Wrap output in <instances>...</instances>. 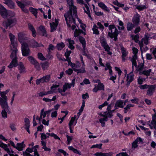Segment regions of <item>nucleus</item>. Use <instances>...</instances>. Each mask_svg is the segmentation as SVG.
<instances>
[{
    "label": "nucleus",
    "mask_w": 156,
    "mask_h": 156,
    "mask_svg": "<svg viewBox=\"0 0 156 156\" xmlns=\"http://www.w3.org/2000/svg\"><path fill=\"white\" fill-rule=\"evenodd\" d=\"M38 58L41 60H45L46 58L43 56L42 54L41 53H38L37 54Z\"/></svg>",
    "instance_id": "obj_47"
},
{
    "label": "nucleus",
    "mask_w": 156,
    "mask_h": 156,
    "mask_svg": "<svg viewBox=\"0 0 156 156\" xmlns=\"http://www.w3.org/2000/svg\"><path fill=\"white\" fill-rule=\"evenodd\" d=\"M28 28L32 32V35L33 36L35 37L36 36V31L33 25L30 23L28 24Z\"/></svg>",
    "instance_id": "obj_23"
},
{
    "label": "nucleus",
    "mask_w": 156,
    "mask_h": 156,
    "mask_svg": "<svg viewBox=\"0 0 156 156\" xmlns=\"http://www.w3.org/2000/svg\"><path fill=\"white\" fill-rule=\"evenodd\" d=\"M16 2L18 5L21 8L23 12L27 13L28 12V10L25 8V6L29 5V4H27L26 3H23L22 2L19 1H17Z\"/></svg>",
    "instance_id": "obj_11"
},
{
    "label": "nucleus",
    "mask_w": 156,
    "mask_h": 156,
    "mask_svg": "<svg viewBox=\"0 0 156 156\" xmlns=\"http://www.w3.org/2000/svg\"><path fill=\"white\" fill-rule=\"evenodd\" d=\"M155 85H149L147 90V94L150 96L152 95L155 91Z\"/></svg>",
    "instance_id": "obj_13"
},
{
    "label": "nucleus",
    "mask_w": 156,
    "mask_h": 156,
    "mask_svg": "<svg viewBox=\"0 0 156 156\" xmlns=\"http://www.w3.org/2000/svg\"><path fill=\"white\" fill-rule=\"evenodd\" d=\"M2 92H0V95L1 97H2V103L3 105H8V103L7 102L8 98L7 96L5 95V94H4L3 93H2Z\"/></svg>",
    "instance_id": "obj_22"
},
{
    "label": "nucleus",
    "mask_w": 156,
    "mask_h": 156,
    "mask_svg": "<svg viewBox=\"0 0 156 156\" xmlns=\"http://www.w3.org/2000/svg\"><path fill=\"white\" fill-rule=\"evenodd\" d=\"M134 106V105H132L131 104L128 105L126 107L124 108V113H126L127 112V111L131 107H133Z\"/></svg>",
    "instance_id": "obj_46"
},
{
    "label": "nucleus",
    "mask_w": 156,
    "mask_h": 156,
    "mask_svg": "<svg viewBox=\"0 0 156 156\" xmlns=\"http://www.w3.org/2000/svg\"><path fill=\"white\" fill-rule=\"evenodd\" d=\"M151 70V69H149L147 70L144 71L142 72H140V74L141 75L142 74L145 75L147 76H148L150 75Z\"/></svg>",
    "instance_id": "obj_37"
},
{
    "label": "nucleus",
    "mask_w": 156,
    "mask_h": 156,
    "mask_svg": "<svg viewBox=\"0 0 156 156\" xmlns=\"http://www.w3.org/2000/svg\"><path fill=\"white\" fill-rule=\"evenodd\" d=\"M92 30L93 31L94 34H99V32L98 30V27L96 25L94 26Z\"/></svg>",
    "instance_id": "obj_43"
},
{
    "label": "nucleus",
    "mask_w": 156,
    "mask_h": 156,
    "mask_svg": "<svg viewBox=\"0 0 156 156\" xmlns=\"http://www.w3.org/2000/svg\"><path fill=\"white\" fill-rule=\"evenodd\" d=\"M21 48L23 55L25 56H27L30 55V51L29 49L28 45L27 43H22Z\"/></svg>",
    "instance_id": "obj_4"
},
{
    "label": "nucleus",
    "mask_w": 156,
    "mask_h": 156,
    "mask_svg": "<svg viewBox=\"0 0 156 156\" xmlns=\"http://www.w3.org/2000/svg\"><path fill=\"white\" fill-rule=\"evenodd\" d=\"M134 74L133 73H130L127 75V82L126 83V86H128L130 83L134 79L133 78Z\"/></svg>",
    "instance_id": "obj_17"
},
{
    "label": "nucleus",
    "mask_w": 156,
    "mask_h": 156,
    "mask_svg": "<svg viewBox=\"0 0 156 156\" xmlns=\"http://www.w3.org/2000/svg\"><path fill=\"white\" fill-rule=\"evenodd\" d=\"M102 144H99L94 145L92 146L91 148H93L94 147H96L98 148L101 149V146H102Z\"/></svg>",
    "instance_id": "obj_55"
},
{
    "label": "nucleus",
    "mask_w": 156,
    "mask_h": 156,
    "mask_svg": "<svg viewBox=\"0 0 156 156\" xmlns=\"http://www.w3.org/2000/svg\"><path fill=\"white\" fill-rule=\"evenodd\" d=\"M51 32H53L56 29V28L58 25V23L55 24V23L53 22L52 23H50Z\"/></svg>",
    "instance_id": "obj_33"
},
{
    "label": "nucleus",
    "mask_w": 156,
    "mask_h": 156,
    "mask_svg": "<svg viewBox=\"0 0 156 156\" xmlns=\"http://www.w3.org/2000/svg\"><path fill=\"white\" fill-rule=\"evenodd\" d=\"M24 121L26 127H30V122L29 119L28 118H25Z\"/></svg>",
    "instance_id": "obj_48"
},
{
    "label": "nucleus",
    "mask_w": 156,
    "mask_h": 156,
    "mask_svg": "<svg viewBox=\"0 0 156 156\" xmlns=\"http://www.w3.org/2000/svg\"><path fill=\"white\" fill-rule=\"evenodd\" d=\"M120 46L122 54V60L124 61L126 59L125 57L127 55L128 52L122 45H120Z\"/></svg>",
    "instance_id": "obj_15"
},
{
    "label": "nucleus",
    "mask_w": 156,
    "mask_h": 156,
    "mask_svg": "<svg viewBox=\"0 0 156 156\" xmlns=\"http://www.w3.org/2000/svg\"><path fill=\"white\" fill-rule=\"evenodd\" d=\"M28 58L30 63L34 66L35 68L37 70H40L41 68L39 63L36 59L32 56H29Z\"/></svg>",
    "instance_id": "obj_7"
},
{
    "label": "nucleus",
    "mask_w": 156,
    "mask_h": 156,
    "mask_svg": "<svg viewBox=\"0 0 156 156\" xmlns=\"http://www.w3.org/2000/svg\"><path fill=\"white\" fill-rule=\"evenodd\" d=\"M133 22L135 26L138 25L140 22V16L137 14L133 19Z\"/></svg>",
    "instance_id": "obj_21"
},
{
    "label": "nucleus",
    "mask_w": 156,
    "mask_h": 156,
    "mask_svg": "<svg viewBox=\"0 0 156 156\" xmlns=\"http://www.w3.org/2000/svg\"><path fill=\"white\" fill-rule=\"evenodd\" d=\"M73 70L75 72H76L78 73H83L85 72V70L84 68L80 69H76L75 68H73Z\"/></svg>",
    "instance_id": "obj_44"
},
{
    "label": "nucleus",
    "mask_w": 156,
    "mask_h": 156,
    "mask_svg": "<svg viewBox=\"0 0 156 156\" xmlns=\"http://www.w3.org/2000/svg\"><path fill=\"white\" fill-rule=\"evenodd\" d=\"M25 147V144H24V142L23 141L21 143H17L16 144V148L19 151H21Z\"/></svg>",
    "instance_id": "obj_20"
},
{
    "label": "nucleus",
    "mask_w": 156,
    "mask_h": 156,
    "mask_svg": "<svg viewBox=\"0 0 156 156\" xmlns=\"http://www.w3.org/2000/svg\"><path fill=\"white\" fill-rule=\"evenodd\" d=\"M75 118L76 117L75 116L71 118V119L70 120L69 123V126H72V125L73 124V123L75 120Z\"/></svg>",
    "instance_id": "obj_54"
},
{
    "label": "nucleus",
    "mask_w": 156,
    "mask_h": 156,
    "mask_svg": "<svg viewBox=\"0 0 156 156\" xmlns=\"http://www.w3.org/2000/svg\"><path fill=\"white\" fill-rule=\"evenodd\" d=\"M109 30L108 33V36L111 38H114L115 41L117 40V36L119 34V31L114 25H110L108 26Z\"/></svg>",
    "instance_id": "obj_2"
},
{
    "label": "nucleus",
    "mask_w": 156,
    "mask_h": 156,
    "mask_svg": "<svg viewBox=\"0 0 156 156\" xmlns=\"http://www.w3.org/2000/svg\"><path fill=\"white\" fill-rule=\"evenodd\" d=\"M144 67V64L140 63L138 66L137 68L139 71H141L143 69Z\"/></svg>",
    "instance_id": "obj_53"
},
{
    "label": "nucleus",
    "mask_w": 156,
    "mask_h": 156,
    "mask_svg": "<svg viewBox=\"0 0 156 156\" xmlns=\"http://www.w3.org/2000/svg\"><path fill=\"white\" fill-rule=\"evenodd\" d=\"M100 41L102 46L107 44L106 40L103 37L101 38Z\"/></svg>",
    "instance_id": "obj_50"
},
{
    "label": "nucleus",
    "mask_w": 156,
    "mask_h": 156,
    "mask_svg": "<svg viewBox=\"0 0 156 156\" xmlns=\"http://www.w3.org/2000/svg\"><path fill=\"white\" fill-rule=\"evenodd\" d=\"M30 43V45L32 47L34 48L39 46L38 43L34 40H31Z\"/></svg>",
    "instance_id": "obj_40"
},
{
    "label": "nucleus",
    "mask_w": 156,
    "mask_h": 156,
    "mask_svg": "<svg viewBox=\"0 0 156 156\" xmlns=\"http://www.w3.org/2000/svg\"><path fill=\"white\" fill-rule=\"evenodd\" d=\"M136 8L139 10H142L144 9H145L146 8V7L144 5H140L137 6L136 7Z\"/></svg>",
    "instance_id": "obj_49"
},
{
    "label": "nucleus",
    "mask_w": 156,
    "mask_h": 156,
    "mask_svg": "<svg viewBox=\"0 0 156 156\" xmlns=\"http://www.w3.org/2000/svg\"><path fill=\"white\" fill-rule=\"evenodd\" d=\"M77 3L79 4H81L82 5L84 4V5L86 9V10L83 7V9L84 10L85 12L87 14L88 16L91 19H92V18L90 15V12L88 6L86 4L83 3V1H78Z\"/></svg>",
    "instance_id": "obj_16"
},
{
    "label": "nucleus",
    "mask_w": 156,
    "mask_h": 156,
    "mask_svg": "<svg viewBox=\"0 0 156 156\" xmlns=\"http://www.w3.org/2000/svg\"><path fill=\"white\" fill-rule=\"evenodd\" d=\"M17 58H12V60L10 65L8 66L9 68H12L14 67L17 66L18 65L17 61Z\"/></svg>",
    "instance_id": "obj_18"
},
{
    "label": "nucleus",
    "mask_w": 156,
    "mask_h": 156,
    "mask_svg": "<svg viewBox=\"0 0 156 156\" xmlns=\"http://www.w3.org/2000/svg\"><path fill=\"white\" fill-rule=\"evenodd\" d=\"M0 147L3 148L5 150L7 151L8 154L10 153V151L9 148L7 147V146L6 144L2 143L0 144Z\"/></svg>",
    "instance_id": "obj_31"
},
{
    "label": "nucleus",
    "mask_w": 156,
    "mask_h": 156,
    "mask_svg": "<svg viewBox=\"0 0 156 156\" xmlns=\"http://www.w3.org/2000/svg\"><path fill=\"white\" fill-rule=\"evenodd\" d=\"M9 36L10 40L11 41V45L12 44H14L15 36L14 35H13L12 33H10L9 34Z\"/></svg>",
    "instance_id": "obj_45"
},
{
    "label": "nucleus",
    "mask_w": 156,
    "mask_h": 156,
    "mask_svg": "<svg viewBox=\"0 0 156 156\" xmlns=\"http://www.w3.org/2000/svg\"><path fill=\"white\" fill-rule=\"evenodd\" d=\"M59 86V85L56 84H53L52 86L51 87V90H53L54 92V91L56 90V88L58 87Z\"/></svg>",
    "instance_id": "obj_57"
},
{
    "label": "nucleus",
    "mask_w": 156,
    "mask_h": 156,
    "mask_svg": "<svg viewBox=\"0 0 156 156\" xmlns=\"http://www.w3.org/2000/svg\"><path fill=\"white\" fill-rule=\"evenodd\" d=\"M150 35L148 33L145 34L144 37L140 41H139V44L140 47V50L141 51V52H142V48L143 47L144 44L143 42H144V43L147 45L148 42V40L150 38Z\"/></svg>",
    "instance_id": "obj_8"
},
{
    "label": "nucleus",
    "mask_w": 156,
    "mask_h": 156,
    "mask_svg": "<svg viewBox=\"0 0 156 156\" xmlns=\"http://www.w3.org/2000/svg\"><path fill=\"white\" fill-rule=\"evenodd\" d=\"M41 144L42 146V148L44 149L45 151H51L50 148L47 147L46 146V143L43 140L41 141Z\"/></svg>",
    "instance_id": "obj_32"
},
{
    "label": "nucleus",
    "mask_w": 156,
    "mask_h": 156,
    "mask_svg": "<svg viewBox=\"0 0 156 156\" xmlns=\"http://www.w3.org/2000/svg\"><path fill=\"white\" fill-rule=\"evenodd\" d=\"M69 149L72 151L74 153L77 154L79 155H81V153L77 149L74 148L72 146H69L68 147Z\"/></svg>",
    "instance_id": "obj_39"
},
{
    "label": "nucleus",
    "mask_w": 156,
    "mask_h": 156,
    "mask_svg": "<svg viewBox=\"0 0 156 156\" xmlns=\"http://www.w3.org/2000/svg\"><path fill=\"white\" fill-rule=\"evenodd\" d=\"M15 126V125L13 123H12L10 124V127L12 131H14L16 130V129Z\"/></svg>",
    "instance_id": "obj_64"
},
{
    "label": "nucleus",
    "mask_w": 156,
    "mask_h": 156,
    "mask_svg": "<svg viewBox=\"0 0 156 156\" xmlns=\"http://www.w3.org/2000/svg\"><path fill=\"white\" fill-rule=\"evenodd\" d=\"M18 38L19 41L22 43L27 40L26 34L23 32H20L18 34Z\"/></svg>",
    "instance_id": "obj_10"
},
{
    "label": "nucleus",
    "mask_w": 156,
    "mask_h": 156,
    "mask_svg": "<svg viewBox=\"0 0 156 156\" xmlns=\"http://www.w3.org/2000/svg\"><path fill=\"white\" fill-rule=\"evenodd\" d=\"M149 86V85L147 84H145L140 86L139 87L141 89H144L147 88Z\"/></svg>",
    "instance_id": "obj_58"
},
{
    "label": "nucleus",
    "mask_w": 156,
    "mask_h": 156,
    "mask_svg": "<svg viewBox=\"0 0 156 156\" xmlns=\"http://www.w3.org/2000/svg\"><path fill=\"white\" fill-rule=\"evenodd\" d=\"M55 48V47L54 46L51 44H50L49 45L48 48V52L49 53H51V50H53Z\"/></svg>",
    "instance_id": "obj_52"
},
{
    "label": "nucleus",
    "mask_w": 156,
    "mask_h": 156,
    "mask_svg": "<svg viewBox=\"0 0 156 156\" xmlns=\"http://www.w3.org/2000/svg\"><path fill=\"white\" fill-rule=\"evenodd\" d=\"M67 4L69 6V10L64 15L68 27H70L72 26V29L74 30L76 28L75 18H78L76 7L73 4V1H67Z\"/></svg>",
    "instance_id": "obj_1"
},
{
    "label": "nucleus",
    "mask_w": 156,
    "mask_h": 156,
    "mask_svg": "<svg viewBox=\"0 0 156 156\" xmlns=\"http://www.w3.org/2000/svg\"><path fill=\"white\" fill-rule=\"evenodd\" d=\"M73 72V70L72 69L69 68V69L68 70H67L66 71V74H69V75H71V74Z\"/></svg>",
    "instance_id": "obj_63"
},
{
    "label": "nucleus",
    "mask_w": 156,
    "mask_h": 156,
    "mask_svg": "<svg viewBox=\"0 0 156 156\" xmlns=\"http://www.w3.org/2000/svg\"><path fill=\"white\" fill-rule=\"evenodd\" d=\"M4 3L7 5L11 9L14 8V4L12 1H5Z\"/></svg>",
    "instance_id": "obj_27"
},
{
    "label": "nucleus",
    "mask_w": 156,
    "mask_h": 156,
    "mask_svg": "<svg viewBox=\"0 0 156 156\" xmlns=\"http://www.w3.org/2000/svg\"><path fill=\"white\" fill-rule=\"evenodd\" d=\"M8 19L7 20L4 21L2 23L4 27L6 29L8 27H9L10 28L12 26L11 25L15 24L16 22V20L15 18Z\"/></svg>",
    "instance_id": "obj_5"
},
{
    "label": "nucleus",
    "mask_w": 156,
    "mask_h": 156,
    "mask_svg": "<svg viewBox=\"0 0 156 156\" xmlns=\"http://www.w3.org/2000/svg\"><path fill=\"white\" fill-rule=\"evenodd\" d=\"M75 79H74L72 80L71 83L70 84L69 83H65V84L63 85L62 87L63 92H65L66 90L68 88H70L72 86H73V87H74V85L75 84Z\"/></svg>",
    "instance_id": "obj_14"
},
{
    "label": "nucleus",
    "mask_w": 156,
    "mask_h": 156,
    "mask_svg": "<svg viewBox=\"0 0 156 156\" xmlns=\"http://www.w3.org/2000/svg\"><path fill=\"white\" fill-rule=\"evenodd\" d=\"M132 50L134 55L133 56L132 58H133L134 56H136V60L137 58V53L138 50L137 49L134 47L133 48Z\"/></svg>",
    "instance_id": "obj_42"
},
{
    "label": "nucleus",
    "mask_w": 156,
    "mask_h": 156,
    "mask_svg": "<svg viewBox=\"0 0 156 156\" xmlns=\"http://www.w3.org/2000/svg\"><path fill=\"white\" fill-rule=\"evenodd\" d=\"M118 107L121 108L123 107V102L122 101L118 100L116 102L115 106V109H117Z\"/></svg>",
    "instance_id": "obj_25"
},
{
    "label": "nucleus",
    "mask_w": 156,
    "mask_h": 156,
    "mask_svg": "<svg viewBox=\"0 0 156 156\" xmlns=\"http://www.w3.org/2000/svg\"><path fill=\"white\" fill-rule=\"evenodd\" d=\"M104 114H106L108 117L110 118H111L113 115L112 112H110L109 111L104 112Z\"/></svg>",
    "instance_id": "obj_51"
},
{
    "label": "nucleus",
    "mask_w": 156,
    "mask_h": 156,
    "mask_svg": "<svg viewBox=\"0 0 156 156\" xmlns=\"http://www.w3.org/2000/svg\"><path fill=\"white\" fill-rule=\"evenodd\" d=\"M79 40L80 41L82 44L83 48L84 50H86V41L85 39L82 37H79Z\"/></svg>",
    "instance_id": "obj_28"
},
{
    "label": "nucleus",
    "mask_w": 156,
    "mask_h": 156,
    "mask_svg": "<svg viewBox=\"0 0 156 156\" xmlns=\"http://www.w3.org/2000/svg\"><path fill=\"white\" fill-rule=\"evenodd\" d=\"M58 151L60 152L63 154L65 156H67L66 155H68L69 154L68 153H67L66 151H64L62 149H58Z\"/></svg>",
    "instance_id": "obj_60"
},
{
    "label": "nucleus",
    "mask_w": 156,
    "mask_h": 156,
    "mask_svg": "<svg viewBox=\"0 0 156 156\" xmlns=\"http://www.w3.org/2000/svg\"><path fill=\"white\" fill-rule=\"evenodd\" d=\"M1 106L3 109L2 111V116L3 118H7V113L10 114L11 113L9 107L8 105H3Z\"/></svg>",
    "instance_id": "obj_6"
},
{
    "label": "nucleus",
    "mask_w": 156,
    "mask_h": 156,
    "mask_svg": "<svg viewBox=\"0 0 156 156\" xmlns=\"http://www.w3.org/2000/svg\"><path fill=\"white\" fill-rule=\"evenodd\" d=\"M41 139L42 140H45L46 139L47 137H48L49 136H47L44 133H41Z\"/></svg>",
    "instance_id": "obj_56"
},
{
    "label": "nucleus",
    "mask_w": 156,
    "mask_h": 156,
    "mask_svg": "<svg viewBox=\"0 0 156 156\" xmlns=\"http://www.w3.org/2000/svg\"><path fill=\"white\" fill-rule=\"evenodd\" d=\"M105 50V51H107L108 54L109 55H111L112 54V52L110 51V48L108 44H106L102 46Z\"/></svg>",
    "instance_id": "obj_29"
},
{
    "label": "nucleus",
    "mask_w": 156,
    "mask_h": 156,
    "mask_svg": "<svg viewBox=\"0 0 156 156\" xmlns=\"http://www.w3.org/2000/svg\"><path fill=\"white\" fill-rule=\"evenodd\" d=\"M30 11L34 14L36 18L37 17V9L32 8H31L30 9Z\"/></svg>",
    "instance_id": "obj_36"
},
{
    "label": "nucleus",
    "mask_w": 156,
    "mask_h": 156,
    "mask_svg": "<svg viewBox=\"0 0 156 156\" xmlns=\"http://www.w3.org/2000/svg\"><path fill=\"white\" fill-rule=\"evenodd\" d=\"M0 14L4 19L9 18L14 16V13L7 10L0 4Z\"/></svg>",
    "instance_id": "obj_3"
},
{
    "label": "nucleus",
    "mask_w": 156,
    "mask_h": 156,
    "mask_svg": "<svg viewBox=\"0 0 156 156\" xmlns=\"http://www.w3.org/2000/svg\"><path fill=\"white\" fill-rule=\"evenodd\" d=\"M41 66L43 70H45L47 69L48 67L49 63L48 62L41 64Z\"/></svg>",
    "instance_id": "obj_35"
},
{
    "label": "nucleus",
    "mask_w": 156,
    "mask_h": 156,
    "mask_svg": "<svg viewBox=\"0 0 156 156\" xmlns=\"http://www.w3.org/2000/svg\"><path fill=\"white\" fill-rule=\"evenodd\" d=\"M108 103L106 101H105L104 102V103L102 105H99L98 106V108L100 109H102V108H103V107H104L106 105H108Z\"/></svg>",
    "instance_id": "obj_59"
},
{
    "label": "nucleus",
    "mask_w": 156,
    "mask_h": 156,
    "mask_svg": "<svg viewBox=\"0 0 156 156\" xmlns=\"http://www.w3.org/2000/svg\"><path fill=\"white\" fill-rule=\"evenodd\" d=\"M39 28L40 31L42 33V35L43 36L47 37V34L46 31L44 27L43 26H41Z\"/></svg>",
    "instance_id": "obj_24"
},
{
    "label": "nucleus",
    "mask_w": 156,
    "mask_h": 156,
    "mask_svg": "<svg viewBox=\"0 0 156 156\" xmlns=\"http://www.w3.org/2000/svg\"><path fill=\"white\" fill-rule=\"evenodd\" d=\"M23 156H33L26 150L24 152L23 151Z\"/></svg>",
    "instance_id": "obj_62"
},
{
    "label": "nucleus",
    "mask_w": 156,
    "mask_h": 156,
    "mask_svg": "<svg viewBox=\"0 0 156 156\" xmlns=\"http://www.w3.org/2000/svg\"><path fill=\"white\" fill-rule=\"evenodd\" d=\"M131 61L132 62V70L130 73H133L134 70V66L135 67L137 66V63L136 62V57L134 56L133 58H132L131 59Z\"/></svg>",
    "instance_id": "obj_26"
},
{
    "label": "nucleus",
    "mask_w": 156,
    "mask_h": 156,
    "mask_svg": "<svg viewBox=\"0 0 156 156\" xmlns=\"http://www.w3.org/2000/svg\"><path fill=\"white\" fill-rule=\"evenodd\" d=\"M145 80V79H143L140 78L139 77V79H138V82L139 84H141L143 83V82Z\"/></svg>",
    "instance_id": "obj_61"
},
{
    "label": "nucleus",
    "mask_w": 156,
    "mask_h": 156,
    "mask_svg": "<svg viewBox=\"0 0 156 156\" xmlns=\"http://www.w3.org/2000/svg\"><path fill=\"white\" fill-rule=\"evenodd\" d=\"M135 26L131 23H128L127 25V29L128 31L131 30Z\"/></svg>",
    "instance_id": "obj_34"
},
{
    "label": "nucleus",
    "mask_w": 156,
    "mask_h": 156,
    "mask_svg": "<svg viewBox=\"0 0 156 156\" xmlns=\"http://www.w3.org/2000/svg\"><path fill=\"white\" fill-rule=\"evenodd\" d=\"M18 69L20 73H24L26 72L25 68L22 62H20L18 64Z\"/></svg>",
    "instance_id": "obj_19"
},
{
    "label": "nucleus",
    "mask_w": 156,
    "mask_h": 156,
    "mask_svg": "<svg viewBox=\"0 0 156 156\" xmlns=\"http://www.w3.org/2000/svg\"><path fill=\"white\" fill-rule=\"evenodd\" d=\"M11 51L10 57L12 58H17L16 53L17 51V49L14 44H12L11 45Z\"/></svg>",
    "instance_id": "obj_12"
},
{
    "label": "nucleus",
    "mask_w": 156,
    "mask_h": 156,
    "mask_svg": "<svg viewBox=\"0 0 156 156\" xmlns=\"http://www.w3.org/2000/svg\"><path fill=\"white\" fill-rule=\"evenodd\" d=\"M99 6L102 9L109 12V9L108 7L102 2H101L98 3Z\"/></svg>",
    "instance_id": "obj_30"
},
{
    "label": "nucleus",
    "mask_w": 156,
    "mask_h": 156,
    "mask_svg": "<svg viewBox=\"0 0 156 156\" xmlns=\"http://www.w3.org/2000/svg\"><path fill=\"white\" fill-rule=\"evenodd\" d=\"M97 81L98 82V84L97 86L98 89H99V90H104V85L102 83H100L99 80H98Z\"/></svg>",
    "instance_id": "obj_38"
},
{
    "label": "nucleus",
    "mask_w": 156,
    "mask_h": 156,
    "mask_svg": "<svg viewBox=\"0 0 156 156\" xmlns=\"http://www.w3.org/2000/svg\"><path fill=\"white\" fill-rule=\"evenodd\" d=\"M50 75H47L45 76H43L40 79H38L36 80V84L37 85L41 83H43L45 82H48L50 80Z\"/></svg>",
    "instance_id": "obj_9"
},
{
    "label": "nucleus",
    "mask_w": 156,
    "mask_h": 156,
    "mask_svg": "<svg viewBox=\"0 0 156 156\" xmlns=\"http://www.w3.org/2000/svg\"><path fill=\"white\" fill-rule=\"evenodd\" d=\"M65 44L63 42L58 44L56 46L58 50H61L64 47Z\"/></svg>",
    "instance_id": "obj_41"
}]
</instances>
